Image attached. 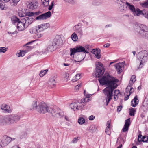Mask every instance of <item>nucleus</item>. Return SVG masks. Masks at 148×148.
I'll return each instance as SVG.
<instances>
[{"label": "nucleus", "instance_id": "obj_42", "mask_svg": "<svg viewBox=\"0 0 148 148\" xmlns=\"http://www.w3.org/2000/svg\"><path fill=\"white\" fill-rule=\"evenodd\" d=\"M92 4L94 5H99L101 4V2L99 0H95L93 1Z\"/></svg>", "mask_w": 148, "mask_h": 148}, {"label": "nucleus", "instance_id": "obj_13", "mask_svg": "<svg viewBox=\"0 0 148 148\" xmlns=\"http://www.w3.org/2000/svg\"><path fill=\"white\" fill-rule=\"evenodd\" d=\"M37 101L34 100L30 103L29 109L30 110H35L37 111V109L38 108V104H37Z\"/></svg>", "mask_w": 148, "mask_h": 148}, {"label": "nucleus", "instance_id": "obj_37", "mask_svg": "<svg viewBox=\"0 0 148 148\" xmlns=\"http://www.w3.org/2000/svg\"><path fill=\"white\" fill-rule=\"evenodd\" d=\"M130 115L131 116H134V113L135 112V110L133 108H131L129 110Z\"/></svg>", "mask_w": 148, "mask_h": 148}, {"label": "nucleus", "instance_id": "obj_7", "mask_svg": "<svg viewBox=\"0 0 148 148\" xmlns=\"http://www.w3.org/2000/svg\"><path fill=\"white\" fill-rule=\"evenodd\" d=\"M15 139V138H11L7 135H4L1 138V143L3 146H6L12 141L14 140Z\"/></svg>", "mask_w": 148, "mask_h": 148}, {"label": "nucleus", "instance_id": "obj_47", "mask_svg": "<svg viewBox=\"0 0 148 148\" xmlns=\"http://www.w3.org/2000/svg\"><path fill=\"white\" fill-rule=\"evenodd\" d=\"M148 140V136H145L142 137V141L143 142H147Z\"/></svg>", "mask_w": 148, "mask_h": 148}, {"label": "nucleus", "instance_id": "obj_33", "mask_svg": "<svg viewBox=\"0 0 148 148\" xmlns=\"http://www.w3.org/2000/svg\"><path fill=\"white\" fill-rule=\"evenodd\" d=\"M107 125H108L107 126L105 131L106 133L108 135H110V121H108L107 123Z\"/></svg>", "mask_w": 148, "mask_h": 148}, {"label": "nucleus", "instance_id": "obj_57", "mask_svg": "<svg viewBox=\"0 0 148 148\" xmlns=\"http://www.w3.org/2000/svg\"><path fill=\"white\" fill-rule=\"evenodd\" d=\"M95 118L94 116L92 115L90 116L89 117V119L90 120H94Z\"/></svg>", "mask_w": 148, "mask_h": 148}, {"label": "nucleus", "instance_id": "obj_5", "mask_svg": "<svg viewBox=\"0 0 148 148\" xmlns=\"http://www.w3.org/2000/svg\"><path fill=\"white\" fill-rule=\"evenodd\" d=\"M50 113L54 116L57 118L62 117L64 115L63 111L58 108H51V110Z\"/></svg>", "mask_w": 148, "mask_h": 148}, {"label": "nucleus", "instance_id": "obj_53", "mask_svg": "<svg viewBox=\"0 0 148 148\" xmlns=\"http://www.w3.org/2000/svg\"><path fill=\"white\" fill-rule=\"evenodd\" d=\"M142 135L141 134H139L138 135V140L139 142L142 141Z\"/></svg>", "mask_w": 148, "mask_h": 148}, {"label": "nucleus", "instance_id": "obj_45", "mask_svg": "<svg viewBox=\"0 0 148 148\" xmlns=\"http://www.w3.org/2000/svg\"><path fill=\"white\" fill-rule=\"evenodd\" d=\"M37 32L36 28H32L29 29V32L31 34H35Z\"/></svg>", "mask_w": 148, "mask_h": 148}, {"label": "nucleus", "instance_id": "obj_35", "mask_svg": "<svg viewBox=\"0 0 148 148\" xmlns=\"http://www.w3.org/2000/svg\"><path fill=\"white\" fill-rule=\"evenodd\" d=\"M71 38L74 41H76L77 40L78 37L75 32L73 33L71 35Z\"/></svg>", "mask_w": 148, "mask_h": 148}, {"label": "nucleus", "instance_id": "obj_12", "mask_svg": "<svg viewBox=\"0 0 148 148\" xmlns=\"http://www.w3.org/2000/svg\"><path fill=\"white\" fill-rule=\"evenodd\" d=\"M9 125L8 115L0 117V125Z\"/></svg>", "mask_w": 148, "mask_h": 148}, {"label": "nucleus", "instance_id": "obj_54", "mask_svg": "<svg viewBox=\"0 0 148 148\" xmlns=\"http://www.w3.org/2000/svg\"><path fill=\"white\" fill-rule=\"evenodd\" d=\"M120 93V92L119 90H115L114 93V96H117V95Z\"/></svg>", "mask_w": 148, "mask_h": 148}, {"label": "nucleus", "instance_id": "obj_16", "mask_svg": "<svg viewBox=\"0 0 148 148\" xmlns=\"http://www.w3.org/2000/svg\"><path fill=\"white\" fill-rule=\"evenodd\" d=\"M130 125V119H128L125 120L124 127L122 130V132H125L128 130V128Z\"/></svg>", "mask_w": 148, "mask_h": 148}, {"label": "nucleus", "instance_id": "obj_19", "mask_svg": "<svg viewBox=\"0 0 148 148\" xmlns=\"http://www.w3.org/2000/svg\"><path fill=\"white\" fill-rule=\"evenodd\" d=\"M143 10H141L138 8H135L132 11L134 15L135 16H139L143 13Z\"/></svg>", "mask_w": 148, "mask_h": 148}, {"label": "nucleus", "instance_id": "obj_28", "mask_svg": "<svg viewBox=\"0 0 148 148\" xmlns=\"http://www.w3.org/2000/svg\"><path fill=\"white\" fill-rule=\"evenodd\" d=\"M54 46V45L53 44L52 42H50L47 48V49L49 51H52L53 50Z\"/></svg>", "mask_w": 148, "mask_h": 148}, {"label": "nucleus", "instance_id": "obj_50", "mask_svg": "<svg viewBox=\"0 0 148 148\" xmlns=\"http://www.w3.org/2000/svg\"><path fill=\"white\" fill-rule=\"evenodd\" d=\"M6 48L5 47H0V52L5 53L6 51Z\"/></svg>", "mask_w": 148, "mask_h": 148}, {"label": "nucleus", "instance_id": "obj_48", "mask_svg": "<svg viewBox=\"0 0 148 148\" xmlns=\"http://www.w3.org/2000/svg\"><path fill=\"white\" fill-rule=\"evenodd\" d=\"M144 10H143V14H142L143 15L144 17L148 19V11L147 12H144Z\"/></svg>", "mask_w": 148, "mask_h": 148}, {"label": "nucleus", "instance_id": "obj_34", "mask_svg": "<svg viewBox=\"0 0 148 148\" xmlns=\"http://www.w3.org/2000/svg\"><path fill=\"white\" fill-rule=\"evenodd\" d=\"M36 40H34L28 42V51L31 50L34 48L35 45L33 44L32 45H31V44L32 43L34 42Z\"/></svg>", "mask_w": 148, "mask_h": 148}, {"label": "nucleus", "instance_id": "obj_9", "mask_svg": "<svg viewBox=\"0 0 148 148\" xmlns=\"http://www.w3.org/2000/svg\"><path fill=\"white\" fill-rule=\"evenodd\" d=\"M28 20V17L21 19V21L17 23V27L19 31H22L25 29V24Z\"/></svg>", "mask_w": 148, "mask_h": 148}, {"label": "nucleus", "instance_id": "obj_58", "mask_svg": "<svg viewBox=\"0 0 148 148\" xmlns=\"http://www.w3.org/2000/svg\"><path fill=\"white\" fill-rule=\"evenodd\" d=\"M20 0H10V1H12L14 3L17 4Z\"/></svg>", "mask_w": 148, "mask_h": 148}, {"label": "nucleus", "instance_id": "obj_23", "mask_svg": "<svg viewBox=\"0 0 148 148\" xmlns=\"http://www.w3.org/2000/svg\"><path fill=\"white\" fill-rule=\"evenodd\" d=\"M77 52H83L84 53H88V51L85 50L84 48L82 46L75 47Z\"/></svg>", "mask_w": 148, "mask_h": 148}, {"label": "nucleus", "instance_id": "obj_25", "mask_svg": "<svg viewBox=\"0 0 148 148\" xmlns=\"http://www.w3.org/2000/svg\"><path fill=\"white\" fill-rule=\"evenodd\" d=\"M138 99L137 96H136L131 101V105L133 107H135L136 105L138 104Z\"/></svg>", "mask_w": 148, "mask_h": 148}, {"label": "nucleus", "instance_id": "obj_21", "mask_svg": "<svg viewBox=\"0 0 148 148\" xmlns=\"http://www.w3.org/2000/svg\"><path fill=\"white\" fill-rule=\"evenodd\" d=\"M18 15L21 17H25L28 15V12L27 10L19 11L18 12Z\"/></svg>", "mask_w": 148, "mask_h": 148}, {"label": "nucleus", "instance_id": "obj_14", "mask_svg": "<svg viewBox=\"0 0 148 148\" xmlns=\"http://www.w3.org/2000/svg\"><path fill=\"white\" fill-rule=\"evenodd\" d=\"M100 50L99 49H93L91 52L95 54L97 59H99L101 58Z\"/></svg>", "mask_w": 148, "mask_h": 148}, {"label": "nucleus", "instance_id": "obj_1", "mask_svg": "<svg viewBox=\"0 0 148 148\" xmlns=\"http://www.w3.org/2000/svg\"><path fill=\"white\" fill-rule=\"evenodd\" d=\"M99 81L100 84L106 85V87L103 90V92L106 96V100L107 105L112 99L113 90L118 86L117 83L119 81L117 79L110 77L108 75L106 76L105 75L101 79H99Z\"/></svg>", "mask_w": 148, "mask_h": 148}, {"label": "nucleus", "instance_id": "obj_18", "mask_svg": "<svg viewBox=\"0 0 148 148\" xmlns=\"http://www.w3.org/2000/svg\"><path fill=\"white\" fill-rule=\"evenodd\" d=\"M122 63H119L115 64L114 66L118 74H120L122 71Z\"/></svg>", "mask_w": 148, "mask_h": 148}, {"label": "nucleus", "instance_id": "obj_41", "mask_svg": "<svg viewBox=\"0 0 148 148\" xmlns=\"http://www.w3.org/2000/svg\"><path fill=\"white\" fill-rule=\"evenodd\" d=\"M35 17L28 16V25L31 24L34 21Z\"/></svg>", "mask_w": 148, "mask_h": 148}, {"label": "nucleus", "instance_id": "obj_39", "mask_svg": "<svg viewBox=\"0 0 148 148\" xmlns=\"http://www.w3.org/2000/svg\"><path fill=\"white\" fill-rule=\"evenodd\" d=\"M78 122L80 124L82 125L85 123V120L83 118L81 117L78 119Z\"/></svg>", "mask_w": 148, "mask_h": 148}, {"label": "nucleus", "instance_id": "obj_55", "mask_svg": "<svg viewBox=\"0 0 148 148\" xmlns=\"http://www.w3.org/2000/svg\"><path fill=\"white\" fill-rule=\"evenodd\" d=\"M21 52L22 53V57L24 56L25 53H27V51L26 50H22L21 51Z\"/></svg>", "mask_w": 148, "mask_h": 148}, {"label": "nucleus", "instance_id": "obj_2", "mask_svg": "<svg viewBox=\"0 0 148 148\" xmlns=\"http://www.w3.org/2000/svg\"><path fill=\"white\" fill-rule=\"evenodd\" d=\"M135 31L139 33L142 36L148 39V28L143 24H136L134 26Z\"/></svg>", "mask_w": 148, "mask_h": 148}, {"label": "nucleus", "instance_id": "obj_56", "mask_svg": "<svg viewBox=\"0 0 148 148\" xmlns=\"http://www.w3.org/2000/svg\"><path fill=\"white\" fill-rule=\"evenodd\" d=\"M44 1H45V2L46 3H47L46 4H45V3L43 2V3L44 5L45 6H47L49 5V0H44Z\"/></svg>", "mask_w": 148, "mask_h": 148}, {"label": "nucleus", "instance_id": "obj_43", "mask_svg": "<svg viewBox=\"0 0 148 148\" xmlns=\"http://www.w3.org/2000/svg\"><path fill=\"white\" fill-rule=\"evenodd\" d=\"M142 7L144 8H148V0H146L145 2L142 3Z\"/></svg>", "mask_w": 148, "mask_h": 148}, {"label": "nucleus", "instance_id": "obj_6", "mask_svg": "<svg viewBox=\"0 0 148 148\" xmlns=\"http://www.w3.org/2000/svg\"><path fill=\"white\" fill-rule=\"evenodd\" d=\"M96 66L95 77H99L102 75L104 73L103 64L99 62L98 64L96 65Z\"/></svg>", "mask_w": 148, "mask_h": 148}, {"label": "nucleus", "instance_id": "obj_15", "mask_svg": "<svg viewBox=\"0 0 148 148\" xmlns=\"http://www.w3.org/2000/svg\"><path fill=\"white\" fill-rule=\"evenodd\" d=\"M29 6V8L32 10H34L36 8L38 5V4L35 1H32L28 4Z\"/></svg>", "mask_w": 148, "mask_h": 148}, {"label": "nucleus", "instance_id": "obj_29", "mask_svg": "<svg viewBox=\"0 0 148 148\" xmlns=\"http://www.w3.org/2000/svg\"><path fill=\"white\" fill-rule=\"evenodd\" d=\"M136 80V77L135 75H133L132 76L128 84L130 86H132L133 84Z\"/></svg>", "mask_w": 148, "mask_h": 148}, {"label": "nucleus", "instance_id": "obj_52", "mask_svg": "<svg viewBox=\"0 0 148 148\" xmlns=\"http://www.w3.org/2000/svg\"><path fill=\"white\" fill-rule=\"evenodd\" d=\"M53 3H54V1H53L51 3V5L49 6L48 9L49 10H52V9L54 5Z\"/></svg>", "mask_w": 148, "mask_h": 148}, {"label": "nucleus", "instance_id": "obj_46", "mask_svg": "<svg viewBox=\"0 0 148 148\" xmlns=\"http://www.w3.org/2000/svg\"><path fill=\"white\" fill-rule=\"evenodd\" d=\"M63 77L65 79V80H66V82H67V81L68 80V78L69 77V74L68 73H65L63 75Z\"/></svg>", "mask_w": 148, "mask_h": 148}, {"label": "nucleus", "instance_id": "obj_62", "mask_svg": "<svg viewBox=\"0 0 148 148\" xmlns=\"http://www.w3.org/2000/svg\"><path fill=\"white\" fill-rule=\"evenodd\" d=\"M88 101V97H86L84 99V102H87Z\"/></svg>", "mask_w": 148, "mask_h": 148}, {"label": "nucleus", "instance_id": "obj_64", "mask_svg": "<svg viewBox=\"0 0 148 148\" xmlns=\"http://www.w3.org/2000/svg\"><path fill=\"white\" fill-rule=\"evenodd\" d=\"M81 87V84H79V85H76V86H75V88L77 89V90H78V89H79V88L80 87Z\"/></svg>", "mask_w": 148, "mask_h": 148}, {"label": "nucleus", "instance_id": "obj_51", "mask_svg": "<svg viewBox=\"0 0 148 148\" xmlns=\"http://www.w3.org/2000/svg\"><path fill=\"white\" fill-rule=\"evenodd\" d=\"M28 16H32L33 17H35V14L33 12H28Z\"/></svg>", "mask_w": 148, "mask_h": 148}, {"label": "nucleus", "instance_id": "obj_17", "mask_svg": "<svg viewBox=\"0 0 148 148\" xmlns=\"http://www.w3.org/2000/svg\"><path fill=\"white\" fill-rule=\"evenodd\" d=\"M73 29L77 33L82 36L83 34V31L82 28L78 25H76L73 27Z\"/></svg>", "mask_w": 148, "mask_h": 148}, {"label": "nucleus", "instance_id": "obj_38", "mask_svg": "<svg viewBox=\"0 0 148 148\" xmlns=\"http://www.w3.org/2000/svg\"><path fill=\"white\" fill-rule=\"evenodd\" d=\"M37 32L39 33L43 31L44 29L43 28L42 26H41V25H39L38 27H36Z\"/></svg>", "mask_w": 148, "mask_h": 148}, {"label": "nucleus", "instance_id": "obj_63", "mask_svg": "<svg viewBox=\"0 0 148 148\" xmlns=\"http://www.w3.org/2000/svg\"><path fill=\"white\" fill-rule=\"evenodd\" d=\"M130 95V94L127 95L126 97H125L124 98V100H127L128 99Z\"/></svg>", "mask_w": 148, "mask_h": 148}, {"label": "nucleus", "instance_id": "obj_11", "mask_svg": "<svg viewBox=\"0 0 148 148\" xmlns=\"http://www.w3.org/2000/svg\"><path fill=\"white\" fill-rule=\"evenodd\" d=\"M51 16V12L49 11L47 12L39 15L37 17L36 19L37 20H43L50 17Z\"/></svg>", "mask_w": 148, "mask_h": 148}, {"label": "nucleus", "instance_id": "obj_27", "mask_svg": "<svg viewBox=\"0 0 148 148\" xmlns=\"http://www.w3.org/2000/svg\"><path fill=\"white\" fill-rule=\"evenodd\" d=\"M132 86H130L129 84H128L126 89V93H128L129 92L130 94H131V93H132L134 91V90L132 87Z\"/></svg>", "mask_w": 148, "mask_h": 148}, {"label": "nucleus", "instance_id": "obj_4", "mask_svg": "<svg viewBox=\"0 0 148 148\" xmlns=\"http://www.w3.org/2000/svg\"><path fill=\"white\" fill-rule=\"evenodd\" d=\"M137 57L138 59L140 60V64L139 68H141L143 66V64L147 60L148 55L147 51L144 50L139 52L137 54Z\"/></svg>", "mask_w": 148, "mask_h": 148}, {"label": "nucleus", "instance_id": "obj_26", "mask_svg": "<svg viewBox=\"0 0 148 148\" xmlns=\"http://www.w3.org/2000/svg\"><path fill=\"white\" fill-rule=\"evenodd\" d=\"M126 8H128L132 12L135 8L134 6L132 4L129 3L128 2H126Z\"/></svg>", "mask_w": 148, "mask_h": 148}, {"label": "nucleus", "instance_id": "obj_3", "mask_svg": "<svg viewBox=\"0 0 148 148\" xmlns=\"http://www.w3.org/2000/svg\"><path fill=\"white\" fill-rule=\"evenodd\" d=\"M38 108L37 111L40 114H45L47 112L50 113L51 108H50L44 102H42L38 104Z\"/></svg>", "mask_w": 148, "mask_h": 148}, {"label": "nucleus", "instance_id": "obj_49", "mask_svg": "<svg viewBox=\"0 0 148 148\" xmlns=\"http://www.w3.org/2000/svg\"><path fill=\"white\" fill-rule=\"evenodd\" d=\"M79 139V137H76L74 138L72 141V143H77Z\"/></svg>", "mask_w": 148, "mask_h": 148}, {"label": "nucleus", "instance_id": "obj_36", "mask_svg": "<svg viewBox=\"0 0 148 148\" xmlns=\"http://www.w3.org/2000/svg\"><path fill=\"white\" fill-rule=\"evenodd\" d=\"M70 51L71 52L70 55H74L77 52V50L76 47L75 48H70Z\"/></svg>", "mask_w": 148, "mask_h": 148}, {"label": "nucleus", "instance_id": "obj_40", "mask_svg": "<svg viewBox=\"0 0 148 148\" xmlns=\"http://www.w3.org/2000/svg\"><path fill=\"white\" fill-rule=\"evenodd\" d=\"M48 70L47 69L44 70H42L40 73L39 74V75L41 77H42L44 76L47 72Z\"/></svg>", "mask_w": 148, "mask_h": 148}, {"label": "nucleus", "instance_id": "obj_59", "mask_svg": "<svg viewBox=\"0 0 148 148\" xmlns=\"http://www.w3.org/2000/svg\"><path fill=\"white\" fill-rule=\"evenodd\" d=\"M43 34L40 33H38L36 34L37 37L38 38H40L43 36Z\"/></svg>", "mask_w": 148, "mask_h": 148}, {"label": "nucleus", "instance_id": "obj_32", "mask_svg": "<svg viewBox=\"0 0 148 148\" xmlns=\"http://www.w3.org/2000/svg\"><path fill=\"white\" fill-rule=\"evenodd\" d=\"M97 129L96 126L93 125H91L90 126L89 130L90 132L93 133L95 132Z\"/></svg>", "mask_w": 148, "mask_h": 148}, {"label": "nucleus", "instance_id": "obj_20", "mask_svg": "<svg viewBox=\"0 0 148 148\" xmlns=\"http://www.w3.org/2000/svg\"><path fill=\"white\" fill-rule=\"evenodd\" d=\"M143 109L144 110H148V94L146 95L145 99L143 103Z\"/></svg>", "mask_w": 148, "mask_h": 148}, {"label": "nucleus", "instance_id": "obj_44", "mask_svg": "<svg viewBox=\"0 0 148 148\" xmlns=\"http://www.w3.org/2000/svg\"><path fill=\"white\" fill-rule=\"evenodd\" d=\"M41 26L42 27L44 30L49 27L50 26L49 24V23H46L41 25Z\"/></svg>", "mask_w": 148, "mask_h": 148}, {"label": "nucleus", "instance_id": "obj_61", "mask_svg": "<svg viewBox=\"0 0 148 148\" xmlns=\"http://www.w3.org/2000/svg\"><path fill=\"white\" fill-rule=\"evenodd\" d=\"M22 53L21 52V51H20V52L19 53H17L16 54L17 56L18 57H20L21 56L22 57Z\"/></svg>", "mask_w": 148, "mask_h": 148}, {"label": "nucleus", "instance_id": "obj_22", "mask_svg": "<svg viewBox=\"0 0 148 148\" xmlns=\"http://www.w3.org/2000/svg\"><path fill=\"white\" fill-rule=\"evenodd\" d=\"M1 108L5 111V112H10V109L9 106L4 104L1 106Z\"/></svg>", "mask_w": 148, "mask_h": 148}, {"label": "nucleus", "instance_id": "obj_10", "mask_svg": "<svg viewBox=\"0 0 148 148\" xmlns=\"http://www.w3.org/2000/svg\"><path fill=\"white\" fill-rule=\"evenodd\" d=\"M52 42L55 46H60L62 44V40L59 36H56Z\"/></svg>", "mask_w": 148, "mask_h": 148}, {"label": "nucleus", "instance_id": "obj_30", "mask_svg": "<svg viewBox=\"0 0 148 148\" xmlns=\"http://www.w3.org/2000/svg\"><path fill=\"white\" fill-rule=\"evenodd\" d=\"M71 108L73 109L74 110H79V108L78 104L75 103H71Z\"/></svg>", "mask_w": 148, "mask_h": 148}, {"label": "nucleus", "instance_id": "obj_24", "mask_svg": "<svg viewBox=\"0 0 148 148\" xmlns=\"http://www.w3.org/2000/svg\"><path fill=\"white\" fill-rule=\"evenodd\" d=\"M56 82L53 79H51L48 82V86L51 88H53L56 85Z\"/></svg>", "mask_w": 148, "mask_h": 148}, {"label": "nucleus", "instance_id": "obj_31", "mask_svg": "<svg viewBox=\"0 0 148 148\" xmlns=\"http://www.w3.org/2000/svg\"><path fill=\"white\" fill-rule=\"evenodd\" d=\"M11 21L13 23H16L19 22L20 21L17 17L15 16H13L11 18Z\"/></svg>", "mask_w": 148, "mask_h": 148}, {"label": "nucleus", "instance_id": "obj_8", "mask_svg": "<svg viewBox=\"0 0 148 148\" xmlns=\"http://www.w3.org/2000/svg\"><path fill=\"white\" fill-rule=\"evenodd\" d=\"M9 125L13 124L17 122L21 118L20 116L16 114L8 115Z\"/></svg>", "mask_w": 148, "mask_h": 148}, {"label": "nucleus", "instance_id": "obj_60", "mask_svg": "<svg viewBox=\"0 0 148 148\" xmlns=\"http://www.w3.org/2000/svg\"><path fill=\"white\" fill-rule=\"evenodd\" d=\"M122 108V106H118L117 107V111H120Z\"/></svg>", "mask_w": 148, "mask_h": 148}]
</instances>
